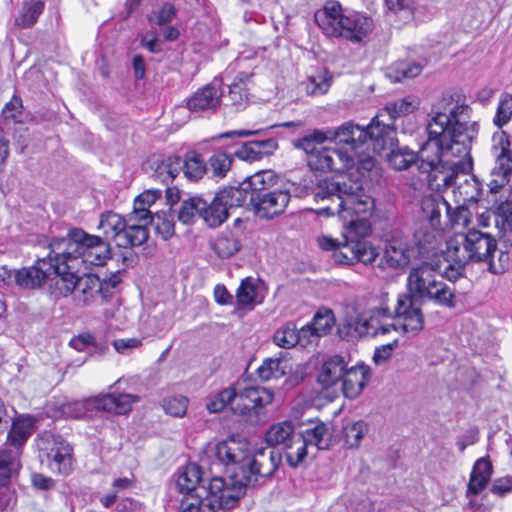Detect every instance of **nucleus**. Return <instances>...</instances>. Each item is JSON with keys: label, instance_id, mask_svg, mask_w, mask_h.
I'll use <instances>...</instances> for the list:
<instances>
[{"label": "nucleus", "instance_id": "1", "mask_svg": "<svg viewBox=\"0 0 512 512\" xmlns=\"http://www.w3.org/2000/svg\"><path fill=\"white\" fill-rule=\"evenodd\" d=\"M472 109L459 94L443 97L433 111L426 130L428 138L419 149L421 169L437 186H456L459 202H477L482 194L481 183L472 170L470 147L478 133L471 120Z\"/></svg>", "mask_w": 512, "mask_h": 512}, {"label": "nucleus", "instance_id": "2", "mask_svg": "<svg viewBox=\"0 0 512 512\" xmlns=\"http://www.w3.org/2000/svg\"><path fill=\"white\" fill-rule=\"evenodd\" d=\"M211 454L226 467L232 466L229 478L212 477L202 492L184 494L179 512H216L231 509L245 495L249 486L260 478L271 477L281 463L282 456L272 449H260L251 455L246 441L229 438L216 443Z\"/></svg>", "mask_w": 512, "mask_h": 512}, {"label": "nucleus", "instance_id": "3", "mask_svg": "<svg viewBox=\"0 0 512 512\" xmlns=\"http://www.w3.org/2000/svg\"><path fill=\"white\" fill-rule=\"evenodd\" d=\"M49 247L61 261L62 269L73 271L103 266L112 255L108 241L81 228L71 229L64 237H54Z\"/></svg>", "mask_w": 512, "mask_h": 512}, {"label": "nucleus", "instance_id": "4", "mask_svg": "<svg viewBox=\"0 0 512 512\" xmlns=\"http://www.w3.org/2000/svg\"><path fill=\"white\" fill-rule=\"evenodd\" d=\"M496 249L497 242L488 233L476 229L467 233H456L446 242L444 260L447 265L441 275L455 282L464 275L468 263L489 261Z\"/></svg>", "mask_w": 512, "mask_h": 512}, {"label": "nucleus", "instance_id": "5", "mask_svg": "<svg viewBox=\"0 0 512 512\" xmlns=\"http://www.w3.org/2000/svg\"><path fill=\"white\" fill-rule=\"evenodd\" d=\"M344 242H339L329 236L318 238L321 249L333 251L335 262L339 264L353 265L360 262L364 265H372L379 252L377 248L366 238L371 234L372 228L367 218H347L343 221Z\"/></svg>", "mask_w": 512, "mask_h": 512}, {"label": "nucleus", "instance_id": "6", "mask_svg": "<svg viewBox=\"0 0 512 512\" xmlns=\"http://www.w3.org/2000/svg\"><path fill=\"white\" fill-rule=\"evenodd\" d=\"M314 21L327 38H343L353 44L363 43L374 29L371 18L358 12L344 14L336 0H327L314 13Z\"/></svg>", "mask_w": 512, "mask_h": 512}, {"label": "nucleus", "instance_id": "7", "mask_svg": "<svg viewBox=\"0 0 512 512\" xmlns=\"http://www.w3.org/2000/svg\"><path fill=\"white\" fill-rule=\"evenodd\" d=\"M406 287L419 304L431 302L443 308L453 309L456 307L455 289L438 280L435 277L434 266L427 262L410 270Z\"/></svg>", "mask_w": 512, "mask_h": 512}, {"label": "nucleus", "instance_id": "8", "mask_svg": "<svg viewBox=\"0 0 512 512\" xmlns=\"http://www.w3.org/2000/svg\"><path fill=\"white\" fill-rule=\"evenodd\" d=\"M413 109L412 102L407 98L388 103L366 128L361 127L365 135L361 136L360 144L370 141L376 151L395 145L397 137L393 122L396 118L411 113Z\"/></svg>", "mask_w": 512, "mask_h": 512}, {"label": "nucleus", "instance_id": "9", "mask_svg": "<svg viewBox=\"0 0 512 512\" xmlns=\"http://www.w3.org/2000/svg\"><path fill=\"white\" fill-rule=\"evenodd\" d=\"M81 271L61 269L60 276L54 284H50V293L55 298L73 296L77 305L88 306L101 298V279L90 273L79 275Z\"/></svg>", "mask_w": 512, "mask_h": 512}, {"label": "nucleus", "instance_id": "10", "mask_svg": "<svg viewBox=\"0 0 512 512\" xmlns=\"http://www.w3.org/2000/svg\"><path fill=\"white\" fill-rule=\"evenodd\" d=\"M49 246V243L47 244ZM49 253L47 256L38 257L33 265L24 267L18 270H7L5 267L0 269V277L8 282H14L22 289H37L40 288L47 281L54 284L56 279L60 276L62 264L56 255L51 252L48 247Z\"/></svg>", "mask_w": 512, "mask_h": 512}, {"label": "nucleus", "instance_id": "11", "mask_svg": "<svg viewBox=\"0 0 512 512\" xmlns=\"http://www.w3.org/2000/svg\"><path fill=\"white\" fill-rule=\"evenodd\" d=\"M138 400V396L134 394H103L83 400L67 401L62 404V413L75 419L90 416L93 409L126 414Z\"/></svg>", "mask_w": 512, "mask_h": 512}, {"label": "nucleus", "instance_id": "12", "mask_svg": "<svg viewBox=\"0 0 512 512\" xmlns=\"http://www.w3.org/2000/svg\"><path fill=\"white\" fill-rule=\"evenodd\" d=\"M98 228L102 230L104 240H114L121 248L140 246L149 238L147 226L128 223L120 214L113 211L101 214Z\"/></svg>", "mask_w": 512, "mask_h": 512}, {"label": "nucleus", "instance_id": "13", "mask_svg": "<svg viewBox=\"0 0 512 512\" xmlns=\"http://www.w3.org/2000/svg\"><path fill=\"white\" fill-rule=\"evenodd\" d=\"M364 135L365 133L361 130L359 125L348 122L335 130H308L301 137L293 140L292 144L295 148L303 150L308 157L312 153L318 152L320 150L318 147L327 140L338 139L340 143L352 144L354 148H357V141L360 142L361 136Z\"/></svg>", "mask_w": 512, "mask_h": 512}, {"label": "nucleus", "instance_id": "14", "mask_svg": "<svg viewBox=\"0 0 512 512\" xmlns=\"http://www.w3.org/2000/svg\"><path fill=\"white\" fill-rule=\"evenodd\" d=\"M41 462L52 472L68 475L72 471L73 449L60 435L45 432L37 439Z\"/></svg>", "mask_w": 512, "mask_h": 512}, {"label": "nucleus", "instance_id": "15", "mask_svg": "<svg viewBox=\"0 0 512 512\" xmlns=\"http://www.w3.org/2000/svg\"><path fill=\"white\" fill-rule=\"evenodd\" d=\"M416 298L407 291L401 293L397 297L396 307L393 312L392 319L396 324L393 331H399L408 337L418 335L424 328V316L420 307H416Z\"/></svg>", "mask_w": 512, "mask_h": 512}, {"label": "nucleus", "instance_id": "16", "mask_svg": "<svg viewBox=\"0 0 512 512\" xmlns=\"http://www.w3.org/2000/svg\"><path fill=\"white\" fill-rule=\"evenodd\" d=\"M493 142L495 166L491 170V180L488 186L491 192H498L509 182L512 174V152L509 138L504 131L494 134Z\"/></svg>", "mask_w": 512, "mask_h": 512}, {"label": "nucleus", "instance_id": "17", "mask_svg": "<svg viewBox=\"0 0 512 512\" xmlns=\"http://www.w3.org/2000/svg\"><path fill=\"white\" fill-rule=\"evenodd\" d=\"M375 208L374 199L367 195L364 190L360 193L351 196L345 200H340L335 205H326L316 210L319 216L330 217L335 214L339 216L342 221L347 218H367L370 216Z\"/></svg>", "mask_w": 512, "mask_h": 512}, {"label": "nucleus", "instance_id": "18", "mask_svg": "<svg viewBox=\"0 0 512 512\" xmlns=\"http://www.w3.org/2000/svg\"><path fill=\"white\" fill-rule=\"evenodd\" d=\"M362 190V183L359 180L340 175L337 178L320 181L314 190V199L317 202L328 201V205H335L340 200L350 198Z\"/></svg>", "mask_w": 512, "mask_h": 512}, {"label": "nucleus", "instance_id": "19", "mask_svg": "<svg viewBox=\"0 0 512 512\" xmlns=\"http://www.w3.org/2000/svg\"><path fill=\"white\" fill-rule=\"evenodd\" d=\"M178 220L183 224H192L202 218L209 227H218L223 223L224 213L217 210L212 201L208 203L200 196L184 199L178 209Z\"/></svg>", "mask_w": 512, "mask_h": 512}, {"label": "nucleus", "instance_id": "20", "mask_svg": "<svg viewBox=\"0 0 512 512\" xmlns=\"http://www.w3.org/2000/svg\"><path fill=\"white\" fill-rule=\"evenodd\" d=\"M307 164L313 171L344 172L353 167L354 156L347 150L321 148L307 157Z\"/></svg>", "mask_w": 512, "mask_h": 512}, {"label": "nucleus", "instance_id": "21", "mask_svg": "<svg viewBox=\"0 0 512 512\" xmlns=\"http://www.w3.org/2000/svg\"><path fill=\"white\" fill-rule=\"evenodd\" d=\"M290 199L291 195L288 190L274 189L251 196L250 204L256 216L271 220L285 212Z\"/></svg>", "mask_w": 512, "mask_h": 512}, {"label": "nucleus", "instance_id": "22", "mask_svg": "<svg viewBox=\"0 0 512 512\" xmlns=\"http://www.w3.org/2000/svg\"><path fill=\"white\" fill-rule=\"evenodd\" d=\"M273 399V393L264 387H246L239 392L235 390L232 410L241 416H257L259 410L271 404Z\"/></svg>", "mask_w": 512, "mask_h": 512}, {"label": "nucleus", "instance_id": "23", "mask_svg": "<svg viewBox=\"0 0 512 512\" xmlns=\"http://www.w3.org/2000/svg\"><path fill=\"white\" fill-rule=\"evenodd\" d=\"M302 439L301 446L296 447V451H289L287 463L290 467L296 468L303 462L308 453L309 446H315L318 450L328 449L330 445L328 427L324 423H318L312 428H308L299 433Z\"/></svg>", "mask_w": 512, "mask_h": 512}, {"label": "nucleus", "instance_id": "24", "mask_svg": "<svg viewBox=\"0 0 512 512\" xmlns=\"http://www.w3.org/2000/svg\"><path fill=\"white\" fill-rule=\"evenodd\" d=\"M223 96L221 79L214 78L212 82L195 91L186 101L190 112H215L221 105Z\"/></svg>", "mask_w": 512, "mask_h": 512}, {"label": "nucleus", "instance_id": "25", "mask_svg": "<svg viewBox=\"0 0 512 512\" xmlns=\"http://www.w3.org/2000/svg\"><path fill=\"white\" fill-rule=\"evenodd\" d=\"M301 440L291 421L275 423L265 433V442L270 447H281L285 451L286 458L289 451H296V447L302 446Z\"/></svg>", "mask_w": 512, "mask_h": 512}, {"label": "nucleus", "instance_id": "26", "mask_svg": "<svg viewBox=\"0 0 512 512\" xmlns=\"http://www.w3.org/2000/svg\"><path fill=\"white\" fill-rule=\"evenodd\" d=\"M388 302L389 294L382 292L377 297L378 304L364 312L372 336H377L379 334L386 335L393 330L392 328L396 327V324L385 322V320L392 319L393 317V312L390 309Z\"/></svg>", "mask_w": 512, "mask_h": 512}, {"label": "nucleus", "instance_id": "27", "mask_svg": "<svg viewBox=\"0 0 512 512\" xmlns=\"http://www.w3.org/2000/svg\"><path fill=\"white\" fill-rule=\"evenodd\" d=\"M418 251L402 240H392L387 243L384 255L378 266L382 269L388 267L392 269L404 268L408 266L412 258H415Z\"/></svg>", "mask_w": 512, "mask_h": 512}, {"label": "nucleus", "instance_id": "28", "mask_svg": "<svg viewBox=\"0 0 512 512\" xmlns=\"http://www.w3.org/2000/svg\"><path fill=\"white\" fill-rule=\"evenodd\" d=\"M250 201L249 190L244 182L237 187L229 186L220 190L213 198L212 204L217 210L224 213L223 222L229 216V210L244 206Z\"/></svg>", "mask_w": 512, "mask_h": 512}, {"label": "nucleus", "instance_id": "29", "mask_svg": "<svg viewBox=\"0 0 512 512\" xmlns=\"http://www.w3.org/2000/svg\"><path fill=\"white\" fill-rule=\"evenodd\" d=\"M371 378V369L363 363L347 368L341 382V389L346 398L355 399L364 390Z\"/></svg>", "mask_w": 512, "mask_h": 512}, {"label": "nucleus", "instance_id": "30", "mask_svg": "<svg viewBox=\"0 0 512 512\" xmlns=\"http://www.w3.org/2000/svg\"><path fill=\"white\" fill-rule=\"evenodd\" d=\"M348 368V361L342 355H332L322 364L317 375V382L323 388L333 387L342 382Z\"/></svg>", "mask_w": 512, "mask_h": 512}, {"label": "nucleus", "instance_id": "31", "mask_svg": "<svg viewBox=\"0 0 512 512\" xmlns=\"http://www.w3.org/2000/svg\"><path fill=\"white\" fill-rule=\"evenodd\" d=\"M493 474V465L489 457L479 458L473 465L467 486V496L479 495L488 485Z\"/></svg>", "mask_w": 512, "mask_h": 512}, {"label": "nucleus", "instance_id": "32", "mask_svg": "<svg viewBox=\"0 0 512 512\" xmlns=\"http://www.w3.org/2000/svg\"><path fill=\"white\" fill-rule=\"evenodd\" d=\"M202 478V471L200 466L195 463H190L179 472L176 479V487L180 493H198L202 492V487H207Z\"/></svg>", "mask_w": 512, "mask_h": 512}, {"label": "nucleus", "instance_id": "33", "mask_svg": "<svg viewBox=\"0 0 512 512\" xmlns=\"http://www.w3.org/2000/svg\"><path fill=\"white\" fill-rule=\"evenodd\" d=\"M161 197L160 190H147L135 198L133 211L128 222H140V225H147L148 219H152L149 207Z\"/></svg>", "mask_w": 512, "mask_h": 512}, {"label": "nucleus", "instance_id": "34", "mask_svg": "<svg viewBox=\"0 0 512 512\" xmlns=\"http://www.w3.org/2000/svg\"><path fill=\"white\" fill-rule=\"evenodd\" d=\"M20 468V452L7 447L0 448V486L10 485Z\"/></svg>", "mask_w": 512, "mask_h": 512}, {"label": "nucleus", "instance_id": "35", "mask_svg": "<svg viewBox=\"0 0 512 512\" xmlns=\"http://www.w3.org/2000/svg\"><path fill=\"white\" fill-rule=\"evenodd\" d=\"M33 432V421L30 417L17 418L12 423V427L7 436V444L21 453V448L26 443Z\"/></svg>", "mask_w": 512, "mask_h": 512}, {"label": "nucleus", "instance_id": "36", "mask_svg": "<svg viewBox=\"0 0 512 512\" xmlns=\"http://www.w3.org/2000/svg\"><path fill=\"white\" fill-rule=\"evenodd\" d=\"M45 3L42 0H25L14 19V25L19 29H28L36 24L43 13Z\"/></svg>", "mask_w": 512, "mask_h": 512}, {"label": "nucleus", "instance_id": "37", "mask_svg": "<svg viewBox=\"0 0 512 512\" xmlns=\"http://www.w3.org/2000/svg\"><path fill=\"white\" fill-rule=\"evenodd\" d=\"M448 208V202L440 195H427L421 200V210L430 226L437 229L441 225V213Z\"/></svg>", "mask_w": 512, "mask_h": 512}, {"label": "nucleus", "instance_id": "38", "mask_svg": "<svg viewBox=\"0 0 512 512\" xmlns=\"http://www.w3.org/2000/svg\"><path fill=\"white\" fill-rule=\"evenodd\" d=\"M398 142L391 146L384 148V150H390V152L387 154V161L389 165L395 169V170H405L409 168L416 159L420 161V164H422V161L420 159V153L419 151L417 153L413 152L412 150H409L408 148H399L397 146ZM419 169L425 173L421 169V165H419Z\"/></svg>", "mask_w": 512, "mask_h": 512}, {"label": "nucleus", "instance_id": "39", "mask_svg": "<svg viewBox=\"0 0 512 512\" xmlns=\"http://www.w3.org/2000/svg\"><path fill=\"white\" fill-rule=\"evenodd\" d=\"M346 145L349 146L351 152H353L354 155L357 156V160L354 159L353 167L357 166V171L363 177L366 176V173H372L374 172V170H377L376 161L369 153L366 152L372 150L375 153H381L383 150H374L373 145L370 141H367L365 144H360L359 141H357V148H354L352 144ZM375 173H377V171H375Z\"/></svg>", "mask_w": 512, "mask_h": 512}, {"label": "nucleus", "instance_id": "40", "mask_svg": "<svg viewBox=\"0 0 512 512\" xmlns=\"http://www.w3.org/2000/svg\"><path fill=\"white\" fill-rule=\"evenodd\" d=\"M181 169V158L178 156H168L156 163L153 177L164 184H168L174 180Z\"/></svg>", "mask_w": 512, "mask_h": 512}, {"label": "nucleus", "instance_id": "41", "mask_svg": "<svg viewBox=\"0 0 512 512\" xmlns=\"http://www.w3.org/2000/svg\"><path fill=\"white\" fill-rule=\"evenodd\" d=\"M207 163L196 151H188L182 162V171L185 177L191 181H198L207 173Z\"/></svg>", "mask_w": 512, "mask_h": 512}, {"label": "nucleus", "instance_id": "42", "mask_svg": "<svg viewBox=\"0 0 512 512\" xmlns=\"http://www.w3.org/2000/svg\"><path fill=\"white\" fill-rule=\"evenodd\" d=\"M332 75L326 70H318L314 74L308 76L305 85L307 95L321 96L328 92L332 84Z\"/></svg>", "mask_w": 512, "mask_h": 512}, {"label": "nucleus", "instance_id": "43", "mask_svg": "<svg viewBox=\"0 0 512 512\" xmlns=\"http://www.w3.org/2000/svg\"><path fill=\"white\" fill-rule=\"evenodd\" d=\"M250 75L247 73H240L235 80L229 85L228 97L231 104L240 108L245 106L248 100V82Z\"/></svg>", "mask_w": 512, "mask_h": 512}, {"label": "nucleus", "instance_id": "44", "mask_svg": "<svg viewBox=\"0 0 512 512\" xmlns=\"http://www.w3.org/2000/svg\"><path fill=\"white\" fill-rule=\"evenodd\" d=\"M275 175L272 171H260L244 181L245 186L249 190V195L254 196L260 192H268L271 186L275 184Z\"/></svg>", "mask_w": 512, "mask_h": 512}, {"label": "nucleus", "instance_id": "45", "mask_svg": "<svg viewBox=\"0 0 512 512\" xmlns=\"http://www.w3.org/2000/svg\"><path fill=\"white\" fill-rule=\"evenodd\" d=\"M232 163L233 158L230 154L216 152L209 158L207 173H210L212 178L222 179L231 169Z\"/></svg>", "mask_w": 512, "mask_h": 512}, {"label": "nucleus", "instance_id": "46", "mask_svg": "<svg viewBox=\"0 0 512 512\" xmlns=\"http://www.w3.org/2000/svg\"><path fill=\"white\" fill-rule=\"evenodd\" d=\"M297 335L296 324L289 321L275 331L273 341L277 346L283 349H291L299 344Z\"/></svg>", "mask_w": 512, "mask_h": 512}, {"label": "nucleus", "instance_id": "47", "mask_svg": "<svg viewBox=\"0 0 512 512\" xmlns=\"http://www.w3.org/2000/svg\"><path fill=\"white\" fill-rule=\"evenodd\" d=\"M241 248L240 240L231 233L222 234L214 242L215 253L223 259L235 255Z\"/></svg>", "mask_w": 512, "mask_h": 512}, {"label": "nucleus", "instance_id": "48", "mask_svg": "<svg viewBox=\"0 0 512 512\" xmlns=\"http://www.w3.org/2000/svg\"><path fill=\"white\" fill-rule=\"evenodd\" d=\"M286 373L284 362L279 358H267L257 369L258 377L263 381L279 379Z\"/></svg>", "mask_w": 512, "mask_h": 512}, {"label": "nucleus", "instance_id": "49", "mask_svg": "<svg viewBox=\"0 0 512 512\" xmlns=\"http://www.w3.org/2000/svg\"><path fill=\"white\" fill-rule=\"evenodd\" d=\"M368 432V425L363 420L347 424L343 428L345 444L349 448H356L360 445L364 435Z\"/></svg>", "mask_w": 512, "mask_h": 512}, {"label": "nucleus", "instance_id": "50", "mask_svg": "<svg viewBox=\"0 0 512 512\" xmlns=\"http://www.w3.org/2000/svg\"><path fill=\"white\" fill-rule=\"evenodd\" d=\"M311 326L314 328V333L318 337L327 335L335 324V318L332 310L320 309L314 315Z\"/></svg>", "mask_w": 512, "mask_h": 512}, {"label": "nucleus", "instance_id": "51", "mask_svg": "<svg viewBox=\"0 0 512 512\" xmlns=\"http://www.w3.org/2000/svg\"><path fill=\"white\" fill-rule=\"evenodd\" d=\"M234 397L235 389L225 388L207 399L206 409L210 413H219L223 411L228 404H231V407L233 406Z\"/></svg>", "mask_w": 512, "mask_h": 512}, {"label": "nucleus", "instance_id": "52", "mask_svg": "<svg viewBox=\"0 0 512 512\" xmlns=\"http://www.w3.org/2000/svg\"><path fill=\"white\" fill-rule=\"evenodd\" d=\"M148 223H154L155 229L164 240L170 239L175 233L174 217L170 213L161 212L152 215V219H148Z\"/></svg>", "mask_w": 512, "mask_h": 512}, {"label": "nucleus", "instance_id": "53", "mask_svg": "<svg viewBox=\"0 0 512 512\" xmlns=\"http://www.w3.org/2000/svg\"><path fill=\"white\" fill-rule=\"evenodd\" d=\"M177 12L178 11L174 4L164 2L159 8L152 10L147 18L151 24L165 26L176 18Z\"/></svg>", "mask_w": 512, "mask_h": 512}, {"label": "nucleus", "instance_id": "54", "mask_svg": "<svg viewBox=\"0 0 512 512\" xmlns=\"http://www.w3.org/2000/svg\"><path fill=\"white\" fill-rule=\"evenodd\" d=\"M512 118V95L502 94L497 106L493 123L501 128L506 125Z\"/></svg>", "mask_w": 512, "mask_h": 512}, {"label": "nucleus", "instance_id": "55", "mask_svg": "<svg viewBox=\"0 0 512 512\" xmlns=\"http://www.w3.org/2000/svg\"><path fill=\"white\" fill-rule=\"evenodd\" d=\"M188 403L187 397L179 395L164 399L163 408L167 414L174 417H183L186 414Z\"/></svg>", "mask_w": 512, "mask_h": 512}, {"label": "nucleus", "instance_id": "56", "mask_svg": "<svg viewBox=\"0 0 512 512\" xmlns=\"http://www.w3.org/2000/svg\"><path fill=\"white\" fill-rule=\"evenodd\" d=\"M495 224L503 231L512 230V203H501L494 213Z\"/></svg>", "mask_w": 512, "mask_h": 512}, {"label": "nucleus", "instance_id": "57", "mask_svg": "<svg viewBox=\"0 0 512 512\" xmlns=\"http://www.w3.org/2000/svg\"><path fill=\"white\" fill-rule=\"evenodd\" d=\"M368 326L369 324L367 323L364 312L354 318H350L347 321V327L349 329V332L359 337L371 335Z\"/></svg>", "mask_w": 512, "mask_h": 512}, {"label": "nucleus", "instance_id": "58", "mask_svg": "<svg viewBox=\"0 0 512 512\" xmlns=\"http://www.w3.org/2000/svg\"><path fill=\"white\" fill-rule=\"evenodd\" d=\"M445 211L451 225H467L470 212L464 205H458L452 209L448 203V208Z\"/></svg>", "mask_w": 512, "mask_h": 512}, {"label": "nucleus", "instance_id": "59", "mask_svg": "<svg viewBox=\"0 0 512 512\" xmlns=\"http://www.w3.org/2000/svg\"><path fill=\"white\" fill-rule=\"evenodd\" d=\"M490 492L497 497H505L512 493V476L507 475L493 480Z\"/></svg>", "mask_w": 512, "mask_h": 512}, {"label": "nucleus", "instance_id": "60", "mask_svg": "<svg viewBox=\"0 0 512 512\" xmlns=\"http://www.w3.org/2000/svg\"><path fill=\"white\" fill-rule=\"evenodd\" d=\"M386 6L394 13H403L405 19L413 16L414 1L413 0H385Z\"/></svg>", "mask_w": 512, "mask_h": 512}, {"label": "nucleus", "instance_id": "61", "mask_svg": "<svg viewBox=\"0 0 512 512\" xmlns=\"http://www.w3.org/2000/svg\"><path fill=\"white\" fill-rule=\"evenodd\" d=\"M255 295V287L248 281H242L236 293L237 302L242 306L252 304L254 302Z\"/></svg>", "mask_w": 512, "mask_h": 512}, {"label": "nucleus", "instance_id": "62", "mask_svg": "<svg viewBox=\"0 0 512 512\" xmlns=\"http://www.w3.org/2000/svg\"><path fill=\"white\" fill-rule=\"evenodd\" d=\"M236 155L238 158L244 161L254 162L263 158L260 154L259 149L252 141H248L237 150Z\"/></svg>", "mask_w": 512, "mask_h": 512}, {"label": "nucleus", "instance_id": "63", "mask_svg": "<svg viewBox=\"0 0 512 512\" xmlns=\"http://www.w3.org/2000/svg\"><path fill=\"white\" fill-rule=\"evenodd\" d=\"M121 282L120 272L113 273L109 278L101 280V299L107 301L112 296V290Z\"/></svg>", "mask_w": 512, "mask_h": 512}, {"label": "nucleus", "instance_id": "64", "mask_svg": "<svg viewBox=\"0 0 512 512\" xmlns=\"http://www.w3.org/2000/svg\"><path fill=\"white\" fill-rule=\"evenodd\" d=\"M397 346L398 340L394 339L391 343L377 347L373 355L374 362L380 364L388 360Z\"/></svg>", "mask_w": 512, "mask_h": 512}]
</instances>
